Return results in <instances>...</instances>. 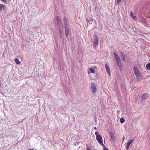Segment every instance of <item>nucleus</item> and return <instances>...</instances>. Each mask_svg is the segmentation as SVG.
<instances>
[{"label":"nucleus","instance_id":"obj_18","mask_svg":"<svg viewBox=\"0 0 150 150\" xmlns=\"http://www.w3.org/2000/svg\"><path fill=\"white\" fill-rule=\"evenodd\" d=\"M15 61L16 63L17 64H19L20 63V62L18 59H15Z\"/></svg>","mask_w":150,"mask_h":150},{"label":"nucleus","instance_id":"obj_24","mask_svg":"<svg viewBox=\"0 0 150 150\" xmlns=\"http://www.w3.org/2000/svg\"><path fill=\"white\" fill-rule=\"evenodd\" d=\"M121 1V0H117V3L118 4L120 3Z\"/></svg>","mask_w":150,"mask_h":150},{"label":"nucleus","instance_id":"obj_26","mask_svg":"<svg viewBox=\"0 0 150 150\" xmlns=\"http://www.w3.org/2000/svg\"><path fill=\"white\" fill-rule=\"evenodd\" d=\"M94 129H95V130H97V129L96 127H94Z\"/></svg>","mask_w":150,"mask_h":150},{"label":"nucleus","instance_id":"obj_16","mask_svg":"<svg viewBox=\"0 0 150 150\" xmlns=\"http://www.w3.org/2000/svg\"><path fill=\"white\" fill-rule=\"evenodd\" d=\"M89 70L90 72L91 73L94 74L95 73V71L93 68H90L89 69Z\"/></svg>","mask_w":150,"mask_h":150},{"label":"nucleus","instance_id":"obj_4","mask_svg":"<svg viewBox=\"0 0 150 150\" xmlns=\"http://www.w3.org/2000/svg\"><path fill=\"white\" fill-rule=\"evenodd\" d=\"M94 43L93 44V46L94 47H96L98 44V37L95 35H94Z\"/></svg>","mask_w":150,"mask_h":150},{"label":"nucleus","instance_id":"obj_5","mask_svg":"<svg viewBox=\"0 0 150 150\" xmlns=\"http://www.w3.org/2000/svg\"><path fill=\"white\" fill-rule=\"evenodd\" d=\"M113 54L115 58L117 61V62H119L121 61V60L119 57L116 53L114 52Z\"/></svg>","mask_w":150,"mask_h":150},{"label":"nucleus","instance_id":"obj_25","mask_svg":"<svg viewBox=\"0 0 150 150\" xmlns=\"http://www.w3.org/2000/svg\"><path fill=\"white\" fill-rule=\"evenodd\" d=\"M104 150H108V149H107V148L106 147H104Z\"/></svg>","mask_w":150,"mask_h":150},{"label":"nucleus","instance_id":"obj_19","mask_svg":"<svg viewBox=\"0 0 150 150\" xmlns=\"http://www.w3.org/2000/svg\"><path fill=\"white\" fill-rule=\"evenodd\" d=\"M146 67L148 70H150V64L148 63L146 65Z\"/></svg>","mask_w":150,"mask_h":150},{"label":"nucleus","instance_id":"obj_6","mask_svg":"<svg viewBox=\"0 0 150 150\" xmlns=\"http://www.w3.org/2000/svg\"><path fill=\"white\" fill-rule=\"evenodd\" d=\"M6 9V6H5L0 4V12L2 11H5Z\"/></svg>","mask_w":150,"mask_h":150},{"label":"nucleus","instance_id":"obj_3","mask_svg":"<svg viewBox=\"0 0 150 150\" xmlns=\"http://www.w3.org/2000/svg\"><path fill=\"white\" fill-rule=\"evenodd\" d=\"M90 89L93 94L95 93L97 91L96 86L94 85V83H91V84Z\"/></svg>","mask_w":150,"mask_h":150},{"label":"nucleus","instance_id":"obj_21","mask_svg":"<svg viewBox=\"0 0 150 150\" xmlns=\"http://www.w3.org/2000/svg\"><path fill=\"white\" fill-rule=\"evenodd\" d=\"M59 34H60V36L61 38L62 37V32L61 30L60 29H59Z\"/></svg>","mask_w":150,"mask_h":150},{"label":"nucleus","instance_id":"obj_27","mask_svg":"<svg viewBox=\"0 0 150 150\" xmlns=\"http://www.w3.org/2000/svg\"><path fill=\"white\" fill-rule=\"evenodd\" d=\"M108 74H109V75L110 76H110H111V75H110V73H108Z\"/></svg>","mask_w":150,"mask_h":150},{"label":"nucleus","instance_id":"obj_29","mask_svg":"<svg viewBox=\"0 0 150 150\" xmlns=\"http://www.w3.org/2000/svg\"><path fill=\"white\" fill-rule=\"evenodd\" d=\"M88 74H90V72H89V71H88Z\"/></svg>","mask_w":150,"mask_h":150},{"label":"nucleus","instance_id":"obj_14","mask_svg":"<svg viewBox=\"0 0 150 150\" xmlns=\"http://www.w3.org/2000/svg\"><path fill=\"white\" fill-rule=\"evenodd\" d=\"M120 56L122 59L124 61L125 59V56L124 54L123 53H121V54Z\"/></svg>","mask_w":150,"mask_h":150},{"label":"nucleus","instance_id":"obj_30","mask_svg":"<svg viewBox=\"0 0 150 150\" xmlns=\"http://www.w3.org/2000/svg\"><path fill=\"white\" fill-rule=\"evenodd\" d=\"M29 150H34L33 149H30Z\"/></svg>","mask_w":150,"mask_h":150},{"label":"nucleus","instance_id":"obj_15","mask_svg":"<svg viewBox=\"0 0 150 150\" xmlns=\"http://www.w3.org/2000/svg\"><path fill=\"white\" fill-rule=\"evenodd\" d=\"M134 139H132L130 140L127 143V145H129L130 146V144L133 142L134 141Z\"/></svg>","mask_w":150,"mask_h":150},{"label":"nucleus","instance_id":"obj_22","mask_svg":"<svg viewBox=\"0 0 150 150\" xmlns=\"http://www.w3.org/2000/svg\"><path fill=\"white\" fill-rule=\"evenodd\" d=\"M86 146L87 150H91L89 146L88 145L86 144Z\"/></svg>","mask_w":150,"mask_h":150},{"label":"nucleus","instance_id":"obj_17","mask_svg":"<svg viewBox=\"0 0 150 150\" xmlns=\"http://www.w3.org/2000/svg\"><path fill=\"white\" fill-rule=\"evenodd\" d=\"M131 16L135 20L136 18V16H134L133 13L132 12H131L130 13Z\"/></svg>","mask_w":150,"mask_h":150},{"label":"nucleus","instance_id":"obj_8","mask_svg":"<svg viewBox=\"0 0 150 150\" xmlns=\"http://www.w3.org/2000/svg\"><path fill=\"white\" fill-rule=\"evenodd\" d=\"M56 20L57 21V23L60 25L62 24V22L59 17L57 16L56 17Z\"/></svg>","mask_w":150,"mask_h":150},{"label":"nucleus","instance_id":"obj_7","mask_svg":"<svg viewBox=\"0 0 150 150\" xmlns=\"http://www.w3.org/2000/svg\"><path fill=\"white\" fill-rule=\"evenodd\" d=\"M65 29L66 36L67 37L69 34V29L68 27L67 26L65 27Z\"/></svg>","mask_w":150,"mask_h":150},{"label":"nucleus","instance_id":"obj_12","mask_svg":"<svg viewBox=\"0 0 150 150\" xmlns=\"http://www.w3.org/2000/svg\"><path fill=\"white\" fill-rule=\"evenodd\" d=\"M110 137L111 139L113 141H115V137L113 134L112 132H111L110 133Z\"/></svg>","mask_w":150,"mask_h":150},{"label":"nucleus","instance_id":"obj_23","mask_svg":"<svg viewBox=\"0 0 150 150\" xmlns=\"http://www.w3.org/2000/svg\"><path fill=\"white\" fill-rule=\"evenodd\" d=\"M129 145H127H127H126V149L127 150H128L129 148Z\"/></svg>","mask_w":150,"mask_h":150},{"label":"nucleus","instance_id":"obj_20","mask_svg":"<svg viewBox=\"0 0 150 150\" xmlns=\"http://www.w3.org/2000/svg\"><path fill=\"white\" fill-rule=\"evenodd\" d=\"M120 122L121 124H122L124 123L125 121V120L123 118H121L120 119Z\"/></svg>","mask_w":150,"mask_h":150},{"label":"nucleus","instance_id":"obj_10","mask_svg":"<svg viewBox=\"0 0 150 150\" xmlns=\"http://www.w3.org/2000/svg\"><path fill=\"white\" fill-rule=\"evenodd\" d=\"M105 68L107 72L108 73H110V69L109 67L108 64H105Z\"/></svg>","mask_w":150,"mask_h":150},{"label":"nucleus","instance_id":"obj_11","mask_svg":"<svg viewBox=\"0 0 150 150\" xmlns=\"http://www.w3.org/2000/svg\"><path fill=\"white\" fill-rule=\"evenodd\" d=\"M117 65L119 68V69L121 71H122V64L121 62V61L119 62H117Z\"/></svg>","mask_w":150,"mask_h":150},{"label":"nucleus","instance_id":"obj_1","mask_svg":"<svg viewBox=\"0 0 150 150\" xmlns=\"http://www.w3.org/2000/svg\"><path fill=\"white\" fill-rule=\"evenodd\" d=\"M133 71L134 74L136 76L137 79L139 80L141 79L142 78V75L137 67H134Z\"/></svg>","mask_w":150,"mask_h":150},{"label":"nucleus","instance_id":"obj_9","mask_svg":"<svg viewBox=\"0 0 150 150\" xmlns=\"http://www.w3.org/2000/svg\"><path fill=\"white\" fill-rule=\"evenodd\" d=\"M148 96V95L146 94H143L141 97V100L142 101L144 100L147 99Z\"/></svg>","mask_w":150,"mask_h":150},{"label":"nucleus","instance_id":"obj_28","mask_svg":"<svg viewBox=\"0 0 150 150\" xmlns=\"http://www.w3.org/2000/svg\"><path fill=\"white\" fill-rule=\"evenodd\" d=\"M124 139H125L124 137H123V140H122L123 141H124Z\"/></svg>","mask_w":150,"mask_h":150},{"label":"nucleus","instance_id":"obj_13","mask_svg":"<svg viewBox=\"0 0 150 150\" xmlns=\"http://www.w3.org/2000/svg\"><path fill=\"white\" fill-rule=\"evenodd\" d=\"M63 22L65 25V27L67 26V19L65 17H64L63 18Z\"/></svg>","mask_w":150,"mask_h":150},{"label":"nucleus","instance_id":"obj_2","mask_svg":"<svg viewBox=\"0 0 150 150\" xmlns=\"http://www.w3.org/2000/svg\"><path fill=\"white\" fill-rule=\"evenodd\" d=\"M95 134L96 136V139L98 142V143L102 145H103L104 144L103 142V139L101 136L100 135L98 131H96L95 132Z\"/></svg>","mask_w":150,"mask_h":150}]
</instances>
